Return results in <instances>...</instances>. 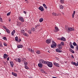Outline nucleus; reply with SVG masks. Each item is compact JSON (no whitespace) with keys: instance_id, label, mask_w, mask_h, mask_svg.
<instances>
[{"instance_id":"f257e3e1","label":"nucleus","mask_w":78,"mask_h":78,"mask_svg":"<svg viewBox=\"0 0 78 78\" xmlns=\"http://www.w3.org/2000/svg\"><path fill=\"white\" fill-rule=\"evenodd\" d=\"M67 33H70L72 31H74V28L73 27H65Z\"/></svg>"},{"instance_id":"f03ea898","label":"nucleus","mask_w":78,"mask_h":78,"mask_svg":"<svg viewBox=\"0 0 78 78\" xmlns=\"http://www.w3.org/2000/svg\"><path fill=\"white\" fill-rule=\"evenodd\" d=\"M64 45V43L63 42H62L60 44H58L57 45L58 47V48L60 49H61L62 48V46Z\"/></svg>"},{"instance_id":"7ed1b4c3","label":"nucleus","mask_w":78,"mask_h":78,"mask_svg":"<svg viewBox=\"0 0 78 78\" xmlns=\"http://www.w3.org/2000/svg\"><path fill=\"white\" fill-rule=\"evenodd\" d=\"M46 64L49 67H53V63L51 62H50L48 61H47Z\"/></svg>"},{"instance_id":"20e7f679","label":"nucleus","mask_w":78,"mask_h":78,"mask_svg":"<svg viewBox=\"0 0 78 78\" xmlns=\"http://www.w3.org/2000/svg\"><path fill=\"white\" fill-rule=\"evenodd\" d=\"M39 62L41 64H46L47 61H44L42 59H41L39 60Z\"/></svg>"},{"instance_id":"39448f33","label":"nucleus","mask_w":78,"mask_h":78,"mask_svg":"<svg viewBox=\"0 0 78 78\" xmlns=\"http://www.w3.org/2000/svg\"><path fill=\"white\" fill-rule=\"evenodd\" d=\"M52 44L51 45V48H55V47H56V46L57 45H56V43L53 41H52Z\"/></svg>"},{"instance_id":"423d86ee","label":"nucleus","mask_w":78,"mask_h":78,"mask_svg":"<svg viewBox=\"0 0 78 78\" xmlns=\"http://www.w3.org/2000/svg\"><path fill=\"white\" fill-rule=\"evenodd\" d=\"M18 19L20 21L22 22H25V20H24V19L22 16H20L19 18Z\"/></svg>"},{"instance_id":"0eeeda50","label":"nucleus","mask_w":78,"mask_h":78,"mask_svg":"<svg viewBox=\"0 0 78 78\" xmlns=\"http://www.w3.org/2000/svg\"><path fill=\"white\" fill-rule=\"evenodd\" d=\"M39 10H40L42 12H43L44 11V7L42 6H40L38 8Z\"/></svg>"},{"instance_id":"6e6552de","label":"nucleus","mask_w":78,"mask_h":78,"mask_svg":"<svg viewBox=\"0 0 78 78\" xmlns=\"http://www.w3.org/2000/svg\"><path fill=\"white\" fill-rule=\"evenodd\" d=\"M15 40L16 41H17V42H20V41H21V39L20 38L19 39V40H18V37L16 36V37L15 38Z\"/></svg>"},{"instance_id":"1a4fd4ad","label":"nucleus","mask_w":78,"mask_h":78,"mask_svg":"<svg viewBox=\"0 0 78 78\" xmlns=\"http://www.w3.org/2000/svg\"><path fill=\"white\" fill-rule=\"evenodd\" d=\"M55 30H54V32L55 33H57L58 31H59V30L58 29V28L57 27H55Z\"/></svg>"},{"instance_id":"9d476101","label":"nucleus","mask_w":78,"mask_h":78,"mask_svg":"<svg viewBox=\"0 0 78 78\" xmlns=\"http://www.w3.org/2000/svg\"><path fill=\"white\" fill-rule=\"evenodd\" d=\"M53 64L55 66H56V67H59V64L54 62H53Z\"/></svg>"},{"instance_id":"9b49d317","label":"nucleus","mask_w":78,"mask_h":78,"mask_svg":"<svg viewBox=\"0 0 78 78\" xmlns=\"http://www.w3.org/2000/svg\"><path fill=\"white\" fill-rule=\"evenodd\" d=\"M15 60L16 61V62H21V60L18 58H15Z\"/></svg>"},{"instance_id":"f8f14e48","label":"nucleus","mask_w":78,"mask_h":78,"mask_svg":"<svg viewBox=\"0 0 78 78\" xmlns=\"http://www.w3.org/2000/svg\"><path fill=\"white\" fill-rule=\"evenodd\" d=\"M60 48H59V49L57 48L55 50L56 51L57 53H61L62 52V50L61 49H59Z\"/></svg>"},{"instance_id":"ddd939ff","label":"nucleus","mask_w":78,"mask_h":78,"mask_svg":"<svg viewBox=\"0 0 78 78\" xmlns=\"http://www.w3.org/2000/svg\"><path fill=\"white\" fill-rule=\"evenodd\" d=\"M51 39H48L47 40H46V42L47 44H50V43H51Z\"/></svg>"},{"instance_id":"4468645a","label":"nucleus","mask_w":78,"mask_h":78,"mask_svg":"<svg viewBox=\"0 0 78 78\" xmlns=\"http://www.w3.org/2000/svg\"><path fill=\"white\" fill-rule=\"evenodd\" d=\"M38 66L40 68H42L43 67V65L41 63H38Z\"/></svg>"},{"instance_id":"2eb2a0df","label":"nucleus","mask_w":78,"mask_h":78,"mask_svg":"<svg viewBox=\"0 0 78 78\" xmlns=\"http://www.w3.org/2000/svg\"><path fill=\"white\" fill-rule=\"evenodd\" d=\"M23 45L20 44L17 46V47L18 48H23Z\"/></svg>"},{"instance_id":"dca6fc26","label":"nucleus","mask_w":78,"mask_h":78,"mask_svg":"<svg viewBox=\"0 0 78 78\" xmlns=\"http://www.w3.org/2000/svg\"><path fill=\"white\" fill-rule=\"evenodd\" d=\"M8 55L6 54H4L3 58L4 59H6V58H8Z\"/></svg>"},{"instance_id":"f3484780","label":"nucleus","mask_w":78,"mask_h":78,"mask_svg":"<svg viewBox=\"0 0 78 78\" xmlns=\"http://www.w3.org/2000/svg\"><path fill=\"white\" fill-rule=\"evenodd\" d=\"M10 63L12 67H13V66H14V63L12 61L10 62Z\"/></svg>"},{"instance_id":"a211bd4d","label":"nucleus","mask_w":78,"mask_h":78,"mask_svg":"<svg viewBox=\"0 0 78 78\" xmlns=\"http://www.w3.org/2000/svg\"><path fill=\"white\" fill-rule=\"evenodd\" d=\"M59 39L60 40H61V41H66V38L64 37H62L61 38H60Z\"/></svg>"},{"instance_id":"6ab92c4d","label":"nucleus","mask_w":78,"mask_h":78,"mask_svg":"<svg viewBox=\"0 0 78 78\" xmlns=\"http://www.w3.org/2000/svg\"><path fill=\"white\" fill-rule=\"evenodd\" d=\"M75 13H76V11H73V13L72 14V18H73L74 17V16H75Z\"/></svg>"},{"instance_id":"aec40b11","label":"nucleus","mask_w":78,"mask_h":78,"mask_svg":"<svg viewBox=\"0 0 78 78\" xmlns=\"http://www.w3.org/2000/svg\"><path fill=\"white\" fill-rule=\"evenodd\" d=\"M12 75H13V76H17V73H14V72H12Z\"/></svg>"},{"instance_id":"412c9836","label":"nucleus","mask_w":78,"mask_h":78,"mask_svg":"<svg viewBox=\"0 0 78 78\" xmlns=\"http://www.w3.org/2000/svg\"><path fill=\"white\" fill-rule=\"evenodd\" d=\"M52 14L55 16H58V15H59L58 14H56L55 12H53Z\"/></svg>"},{"instance_id":"4be33fe9","label":"nucleus","mask_w":78,"mask_h":78,"mask_svg":"<svg viewBox=\"0 0 78 78\" xmlns=\"http://www.w3.org/2000/svg\"><path fill=\"white\" fill-rule=\"evenodd\" d=\"M5 31H6V32H7V33H9V34L10 33V30H9V29H7L5 30Z\"/></svg>"},{"instance_id":"5701e85b","label":"nucleus","mask_w":78,"mask_h":78,"mask_svg":"<svg viewBox=\"0 0 78 78\" xmlns=\"http://www.w3.org/2000/svg\"><path fill=\"white\" fill-rule=\"evenodd\" d=\"M69 51H70L71 53H75V51L71 48L69 49Z\"/></svg>"},{"instance_id":"b1692460","label":"nucleus","mask_w":78,"mask_h":78,"mask_svg":"<svg viewBox=\"0 0 78 78\" xmlns=\"http://www.w3.org/2000/svg\"><path fill=\"white\" fill-rule=\"evenodd\" d=\"M16 33V30H14L12 32V33H11L12 35V36H13L14 33Z\"/></svg>"},{"instance_id":"393cba45","label":"nucleus","mask_w":78,"mask_h":78,"mask_svg":"<svg viewBox=\"0 0 78 78\" xmlns=\"http://www.w3.org/2000/svg\"><path fill=\"white\" fill-rule=\"evenodd\" d=\"M44 20V19L43 18H41L39 20L40 22H42Z\"/></svg>"},{"instance_id":"a878e982","label":"nucleus","mask_w":78,"mask_h":78,"mask_svg":"<svg viewBox=\"0 0 78 78\" xmlns=\"http://www.w3.org/2000/svg\"><path fill=\"white\" fill-rule=\"evenodd\" d=\"M59 8L61 9H63L64 8V6H62V5H60Z\"/></svg>"},{"instance_id":"bb28decb","label":"nucleus","mask_w":78,"mask_h":78,"mask_svg":"<svg viewBox=\"0 0 78 78\" xmlns=\"http://www.w3.org/2000/svg\"><path fill=\"white\" fill-rule=\"evenodd\" d=\"M43 6L44 7V8H45V9H47V6H46V5H45V4H44L43 5Z\"/></svg>"},{"instance_id":"cd10ccee","label":"nucleus","mask_w":78,"mask_h":78,"mask_svg":"<svg viewBox=\"0 0 78 78\" xmlns=\"http://www.w3.org/2000/svg\"><path fill=\"white\" fill-rule=\"evenodd\" d=\"M21 32L23 34L25 33V30H22L21 31Z\"/></svg>"},{"instance_id":"c85d7f7f","label":"nucleus","mask_w":78,"mask_h":78,"mask_svg":"<svg viewBox=\"0 0 78 78\" xmlns=\"http://www.w3.org/2000/svg\"><path fill=\"white\" fill-rule=\"evenodd\" d=\"M73 45L74 46H76L77 45V44H76V43L75 42H74L73 44Z\"/></svg>"},{"instance_id":"c756f323","label":"nucleus","mask_w":78,"mask_h":78,"mask_svg":"<svg viewBox=\"0 0 78 78\" xmlns=\"http://www.w3.org/2000/svg\"><path fill=\"white\" fill-rule=\"evenodd\" d=\"M60 2L61 3L63 4V3H64V0H60Z\"/></svg>"},{"instance_id":"7c9ffc66","label":"nucleus","mask_w":78,"mask_h":78,"mask_svg":"<svg viewBox=\"0 0 78 78\" xmlns=\"http://www.w3.org/2000/svg\"><path fill=\"white\" fill-rule=\"evenodd\" d=\"M35 30V29L34 27H33L31 29V31H33V32H34Z\"/></svg>"},{"instance_id":"2f4dec72","label":"nucleus","mask_w":78,"mask_h":78,"mask_svg":"<svg viewBox=\"0 0 78 78\" xmlns=\"http://www.w3.org/2000/svg\"><path fill=\"white\" fill-rule=\"evenodd\" d=\"M23 35L25 36H28V34L27 33H24L23 34Z\"/></svg>"},{"instance_id":"473e14b6","label":"nucleus","mask_w":78,"mask_h":78,"mask_svg":"<svg viewBox=\"0 0 78 78\" xmlns=\"http://www.w3.org/2000/svg\"><path fill=\"white\" fill-rule=\"evenodd\" d=\"M70 48H72L73 49V48H74V46H73L72 44H71Z\"/></svg>"},{"instance_id":"72a5a7b5","label":"nucleus","mask_w":78,"mask_h":78,"mask_svg":"<svg viewBox=\"0 0 78 78\" xmlns=\"http://www.w3.org/2000/svg\"><path fill=\"white\" fill-rule=\"evenodd\" d=\"M36 53L37 54H41V52H40V51H39V50H38L36 52Z\"/></svg>"},{"instance_id":"f704fd0d","label":"nucleus","mask_w":78,"mask_h":78,"mask_svg":"<svg viewBox=\"0 0 78 78\" xmlns=\"http://www.w3.org/2000/svg\"><path fill=\"white\" fill-rule=\"evenodd\" d=\"M4 40H5V41H7V38L6 37H3L2 38Z\"/></svg>"},{"instance_id":"c9c22d12","label":"nucleus","mask_w":78,"mask_h":78,"mask_svg":"<svg viewBox=\"0 0 78 78\" xmlns=\"http://www.w3.org/2000/svg\"><path fill=\"white\" fill-rule=\"evenodd\" d=\"M25 68L26 69H29V68L28 67V66H27V65H26V66H25Z\"/></svg>"},{"instance_id":"e433bc0d","label":"nucleus","mask_w":78,"mask_h":78,"mask_svg":"<svg viewBox=\"0 0 78 78\" xmlns=\"http://www.w3.org/2000/svg\"><path fill=\"white\" fill-rule=\"evenodd\" d=\"M10 14H11V12H9L7 14V16H9Z\"/></svg>"},{"instance_id":"4c0bfd02","label":"nucleus","mask_w":78,"mask_h":78,"mask_svg":"<svg viewBox=\"0 0 78 78\" xmlns=\"http://www.w3.org/2000/svg\"><path fill=\"white\" fill-rule=\"evenodd\" d=\"M24 64L25 65V66H26L27 65V64H28V63L27 62H24Z\"/></svg>"},{"instance_id":"58836bf2","label":"nucleus","mask_w":78,"mask_h":78,"mask_svg":"<svg viewBox=\"0 0 78 78\" xmlns=\"http://www.w3.org/2000/svg\"><path fill=\"white\" fill-rule=\"evenodd\" d=\"M28 33L29 34H31V30H29L28 31Z\"/></svg>"},{"instance_id":"ea45409f","label":"nucleus","mask_w":78,"mask_h":78,"mask_svg":"<svg viewBox=\"0 0 78 78\" xmlns=\"http://www.w3.org/2000/svg\"><path fill=\"white\" fill-rule=\"evenodd\" d=\"M39 24L36 25L35 26V28H37V27H39Z\"/></svg>"},{"instance_id":"a19ab883","label":"nucleus","mask_w":78,"mask_h":78,"mask_svg":"<svg viewBox=\"0 0 78 78\" xmlns=\"http://www.w3.org/2000/svg\"><path fill=\"white\" fill-rule=\"evenodd\" d=\"M3 27L4 28V29H5V30H6V29H7V28H6V27H5V26H3Z\"/></svg>"},{"instance_id":"79ce46f5","label":"nucleus","mask_w":78,"mask_h":78,"mask_svg":"<svg viewBox=\"0 0 78 78\" xmlns=\"http://www.w3.org/2000/svg\"><path fill=\"white\" fill-rule=\"evenodd\" d=\"M0 47H3V45H2V44L1 43H0Z\"/></svg>"},{"instance_id":"37998d69","label":"nucleus","mask_w":78,"mask_h":78,"mask_svg":"<svg viewBox=\"0 0 78 78\" xmlns=\"http://www.w3.org/2000/svg\"><path fill=\"white\" fill-rule=\"evenodd\" d=\"M3 44L4 46H7V44L5 43H4Z\"/></svg>"},{"instance_id":"c03bdc74","label":"nucleus","mask_w":78,"mask_h":78,"mask_svg":"<svg viewBox=\"0 0 78 78\" xmlns=\"http://www.w3.org/2000/svg\"><path fill=\"white\" fill-rule=\"evenodd\" d=\"M42 72L43 73H45V71H44V70L43 69L42 70Z\"/></svg>"},{"instance_id":"a18cd8bd","label":"nucleus","mask_w":78,"mask_h":78,"mask_svg":"<svg viewBox=\"0 0 78 78\" xmlns=\"http://www.w3.org/2000/svg\"><path fill=\"white\" fill-rule=\"evenodd\" d=\"M0 21L1 22H2V21H3V20H2V18L1 17H0Z\"/></svg>"},{"instance_id":"49530a36","label":"nucleus","mask_w":78,"mask_h":78,"mask_svg":"<svg viewBox=\"0 0 78 78\" xmlns=\"http://www.w3.org/2000/svg\"><path fill=\"white\" fill-rule=\"evenodd\" d=\"M32 49H31L30 48H29V51L31 52V50Z\"/></svg>"},{"instance_id":"de8ad7c7","label":"nucleus","mask_w":78,"mask_h":78,"mask_svg":"<svg viewBox=\"0 0 78 78\" xmlns=\"http://www.w3.org/2000/svg\"><path fill=\"white\" fill-rule=\"evenodd\" d=\"M7 61H9V57H8L7 58Z\"/></svg>"},{"instance_id":"09e8293b","label":"nucleus","mask_w":78,"mask_h":78,"mask_svg":"<svg viewBox=\"0 0 78 78\" xmlns=\"http://www.w3.org/2000/svg\"><path fill=\"white\" fill-rule=\"evenodd\" d=\"M34 52V50H33L32 49V50H31V52Z\"/></svg>"},{"instance_id":"8fccbe9b","label":"nucleus","mask_w":78,"mask_h":78,"mask_svg":"<svg viewBox=\"0 0 78 78\" xmlns=\"http://www.w3.org/2000/svg\"><path fill=\"white\" fill-rule=\"evenodd\" d=\"M72 57L73 58V59H74V57L73 55H71Z\"/></svg>"},{"instance_id":"3c124183","label":"nucleus","mask_w":78,"mask_h":78,"mask_svg":"<svg viewBox=\"0 0 78 78\" xmlns=\"http://www.w3.org/2000/svg\"><path fill=\"white\" fill-rule=\"evenodd\" d=\"M23 12L24 14H26V11H23Z\"/></svg>"},{"instance_id":"603ef678","label":"nucleus","mask_w":78,"mask_h":78,"mask_svg":"<svg viewBox=\"0 0 78 78\" xmlns=\"http://www.w3.org/2000/svg\"><path fill=\"white\" fill-rule=\"evenodd\" d=\"M9 22H11V19H9Z\"/></svg>"},{"instance_id":"864d4df0","label":"nucleus","mask_w":78,"mask_h":78,"mask_svg":"<svg viewBox=\"0 0 78 78\" xmlns=\"http://www.w3.org/2000/svg\"><path fill=\"white\" fill-rule=\"evenodd\" d=\"M76 48L77 50L78 51V46Z\"/></svg>"},{"instance_id":"5fc2aeb1","label":"nucleus","mask_w":78,"mask_h":78,"mask_svg":"<svg viewBox=\"0 0 78 78\" xmlns=\"http://www.w3.org/2000/svg\"><path fill=\"white\" fill-rule=\"evenodd\" d=\"M48 53H50V52H49V51H48Z\"/></svg>"},{"instance_id":"6e6d98bb","label":"nucleus","mask_w":78,"mask_h":78,"mask_svg":"<svg viewBox=\"0 0 78 78\" xmlns=\"http://www.w3.org/2000/svg\"><path fill=\"white\" fill-rule=\"evenodd\" d=\"M25 1H27V0H25Z\"/></svg>"},{"instance_id":"4d7b16f0","label":"nucleus","mask_w":78,"mask_h":78,"mask_svg":"<svg viewBox=\"0 0 78 78\" xmlns=\"http://www.w3.org/2000/svg\"><path fill=\"white\" fill-rule=\"evenodd\" d=\"M0 34H1V33H0Z\"/></svg>"}]
</instances>
